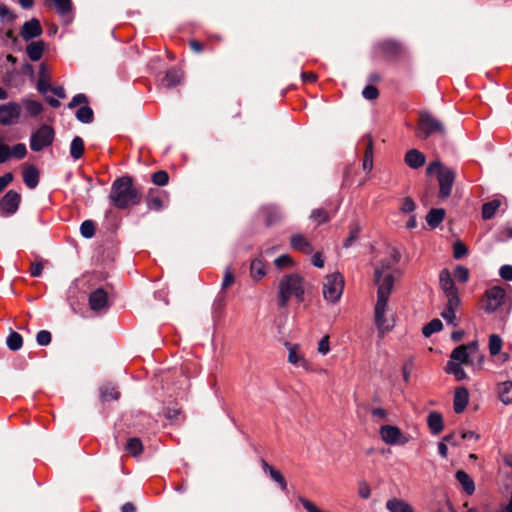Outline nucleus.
<instances>
[{
	"label": "nucleus",
	"instance_id": "1",
	"mask_svg": "<svg viewBox=\"0 0 512 512\" xmlns=\"http://www.w3.org/2000/svg\"><path fill=\"white\" fill-rule=\"evenodd\" d=\"M397 264V258H386L374 272V283L377 286L374 318L381 336H384L385 333L391 331L394 327V320L386 316V311L394 281L401 274Z\"/></svg>",
	"mask_w": 512,
	"mask_h": 512
},
{
	"label": "nucleus",
	"instance_id": "2",
	"mask_svg": "<svg viewBox=\"0 0 512 512\" xmlns=\"http://www.w3.org/2000/svg\"><path fill=\"white\" fill-rule=\"evenodd\" d=\"M306 281L299 273L284 274L277 283L276 301L280 308H286L291 300L302 303L305 300Z\"/></svg>",
	"mask_w": 512,
	"mask_h": 512
},
{
	"label": "nucleus",
	"instance_id": "3",
	"mask_svg": "<svg viewBox=\"0 0 512 512\" xmlns=\"http://www.w3.org/2000/svg\"><path fill=\"white\" fill-rule=\"evenodd\" d=\"M110 202L118 209H126L129 206L138 205L141 194L133 185V179L129 175L117 178L111 186Z\"/></svg>",
	"mask_w": 512,
	"mask_h": 512
},
{
	"label": "nucleus",
	"instance_id": "4",
	"mask_svg": "<svg viewBox=\"0 0 512 512\" xmlns=\"http://www.w3.org/2000/svg\"><path fill=\"white\" fill-rule=\"evenodd\" d=\"M434 135L439 136L443 140L446 138L447 129L444 123L430 112L426 110L420 111L416 127V136L419 139L426 140Z\"/></svg>",
	"mask_w": 512,
	"mask_h": 512
},
{
	"label": "nucleus",
	"instance_id": "5",
	"mask_svg": "<svg viewBox=\"0 0 512 512\" xmlns=\"http://www.w3.org/2000/svg\"><path fill=\"white\" fill-rule=\"evenodd\" d=\"M375 49L385 60L392 62L403 59L407 54L405 45L394 38H386L378 41L375 44Z\"/></svg>",
	"mask_w": 512,
	"mask_h": 512
},
{
	"label": "nucleus",
	"instance_id": "6",
	"mask_svg": "<svg viewBox=\"0 0 512 512\" xmlns=\"http://www.w3.org/2000/svg\"><path fill=\"white\" fill-rule=\"evenodd\" d=\"M344 290V278L341 273L333 272L328 274L323 281L322 293L324 299L329 303H337Z\"/></svg>",
	"mask_w": 512,
	"mask_h": 512
},
{
	"label": "nucleus",
	"instance_id": "7",
	"mask_svg": "<svg viewBox=\"0 0 512 512\" xmlns=\"http://www.w3.org/2000/svg\"><path fill=\"white\" fill-rule=\"evenodd\" d=\"M505 299V289L501 286H493L487 289L482 296V309L488 314L494 313L504 304Z\"/></svg>",
	"mask_w": 512,
	"mask_h": 512
},
{
	"label": "nucleus",
	"instance_id": "8",
	"mask_svg": "<svg viewBox=\"0 0 512 512\" xmlns=\"http://www.w3.org/2000/svg\"><path fill=\"white\" fill-rule=\"evenodd\" d=\"M55 132L49 125L40 126L36 132L31 135L30 148L32 151L39 152L45 147L50 146L54 141Z\"/></svg>",
	"mask_w": 512,
	"mask_h": 512
},
{
	"label": "nucleus",
	"instance_id": "9",
	"mask_svg": "<svg viewBox=\"0 0 512 512\" xmlns=\"http://www.w3.org/2000/svg\"><path fill=\"white\" fill-rule=\"evenodd\" d=\"M437 180L439 184L438 197L441 200H445L451 195L452 188L456 180V172L452 168L446 166L439 171Z\"/></svg>",
	"mask_w": 512,
	"mask_h": 512
},
{
	"label": "nucleus",
	"instance_id": "10",
	"mask_svg": "<svg viewBox=\"0 0 512 512\" xmlns=\"http://www.w3.org/2000/svg\"><path fill=\"white\" fill-rule=\"evenodd\" d=\"M22 107L17 102H8L0 105V125L10 126L17 123Z\"/></svg>",
	"mask_w": 512,
	"mask_h": 512
},
{
	"label": "nucleus",
	"instance_id": "11",
	"mask_svg": "<svg viewBox=\"0 0 512 512\" xmlns=\"http://www.w3.org/2000/svg\"><path fill=\"white\" fill-rule=\"evenodd\" d=\"M21 203V195L15 190H9L0 200V214L7 217L15 214Z\"/></svg>",
	"mask_w": 512,
	"mask_h": 512
},
{
	"label": "nucleus",
	"instance_id": "12",
	"mask_svg": "<svg viewBox=\"0 0 512 512\" xmlns=\"http://www.w3.org/2000/svg\"><path fill=\"white\" fill-rule=\"evenodd\" d=\"M382 441L388 445H405L408 438L401 430L393 425H383L379 430Z\"/></svg>",
	"mask_w": 512,
	"mask_h": 512
},
{
	"label": "nucleus",
	"instance_id": "13",
	"mask_svg": "<svg viewBox=\"0 0 512 512\" xmlns=\"http://www.w3.org/2000/svg\"><path fill=\"white\" fill-rule=\"evenodd\" d=\"M288 350V362L294 366L301 367L306 371H312L311 363L304 357L298 344L285 343Z\"/></svg>",
	"mask_w": 512,
	"mask_h": 512
},
{
	"label": "nucleus",
	"instance_id": "14",
	"mask_svg": "<svg viewBox=\"0 0 512 512\" xmlns=\"http://www.w3.org/2000/svg\"><path fill=\"white\" fill-rule=\"evenodd\" d=\"M439 284L443 293L448 299H460L458 289L455 286L452 273L448 269H443L439 275Z\"/></svg>",
	"mask_w": 512,
	"mask_h": 512
},
{
	"label": "nucleus",
	"instance_id": "15",
	"mask_svg": "<svg viewBox=\"0 0 512 512\" xmlns=\"http://www.w3.org/2000/svg\"><path fill=\"white\" fill-rule=\"evenodd\" d=\"M43 29L38 19L32 18L26 21L21 28V36L25 41H30L41 36Z\"/></svg>",
	"mask_w": 512,
	"mask_h": 512
},
{
	"label": "nucleus",
	"instance_id": "16",
	"mask_svg": "<svg viewBox=\"0 0 512 512\" xmlns=\"http://www.w3.org/2000/svg\"><path fill=\"white\" fill-rule=\"evenodd\" d=\"M89 306L93 311H101L108 307V294L102 289L94 290L89 296Z\"/></svg>",
	"mask_w": 512,
	"mask_h": 512
},
{
	"label": "nucleus",
	"instance_id": "17",
	"mask_svg": "<svg viewBox=\"0 0 512 512\" xmlns=\"http://www.w3.org/2000/svg\"><path fill=\"white\" fill-rule=\"evenodd\" d=\"M22 177L25 185L29 189H35L40 181V171L34 164H25Z\"/></svg>",
	"mask_w": 512,
	"mask_h": 512
},
{
	"label": "nucleus",
	"instance_id": "18",
	"mask_svg": "<svg viewBox=\"0 0 512 512\" xmlns=\"http://www.w3.org/2000/svg\"><path fill=\"white\" fill-rule=\"evenodd\" d=\"M184 74L183 71L177 67L168 69L161 80V83L166 88H173L181 84Z\"/></svg>",
	"mask_w": 512,
	"mask_h": 512
},
{
	"label": "nucleus",
	"instance_id": "19",
	"mask_svg": "<svg viewBox=\"0 0 512 512\" xmlns=\"http://www.w3.org/2000/svg\"><path fill=\"white\" fill-rule=\"evenodd\" d=\"M469 402V392L465 387H458L454 393L453 408L455 413H462Z\"/></svg>",
	"mask_w": 512,
	"mask_h": 512
},
{
	"label": "nucleus",
	"instance_id": "20",
	"mask_svg": "<svg viewBox=\"0 0 512 512\" xmlns=\"http://www.w3.org/2000/svg\"><path fill=\"white\" fill-rule=\"evenodd\" d=\"M405 164L412 169L422 167L426 162L425 155L417 149H410L404 157Z\"/></svg>",
	"mask_w": 512,
	"mask_h": 512
},
{
	"label": "nucleus",
	"instance_id": "21",
	"mask_svg": "<svg viewBox=\"0 0 512 512\" xmlns=\"http://www.w3.org/2000/svg\"><path fill=\"white\" fill-rule=\"evenodd\" d=\"M267 269L264 258H253L250 264V275L253 280L259 281L267 275Z\"/></svg>",
	"mask_w": 512,
	"mask_h": 512
},
{
	"label": "nucleus",
	"instance_id": "22",
	"mask_svg": "<svg viewBox=\"0 0 512 512\" xmlns=\"http://www.w3.org/2000/svg\"><path fill=\"white\" fill-rule=\"evenodd\" d=\"M290 245L293 250L303 254H311L313 251L311 244L301 234L292 235L290 238Z\"/></svg>",
	"mask_w": 512,
	"mask_h": 512
},
{
	"label": "nucleus",
	"instance_id": "23",
	"mask_svg": "<svg viewBox=\"0 0 512 512\" xmlns=\"http://www.w3.org/2000/svg\"><path fill=\"white\" fill-rule=\"evenodd\" d=\"M499 400L504 405L512 404V381L506 380L497 384L496 387Z\"/></svg>",
	"mask_w": 512,
	"mask_h": 512
},
{
	"label": "nucleus",
	"instance_id": "24",
	"mask_svg": "<svg viewBox=\"0 0 512 512\" xmlns=\"http://www.w3.org/2000/svg\"><path fill=\"white\" fill-rule=\"evenodd\" d=\"M460 305V299H448L446 307L441 313L442 318L448 323L455 325L456 310Z\"/></svg>",
	"mask_w": 512,
	"mask_h": 512
},
{
	"label": "nucleus",
	"instance_id": "25",
	"mask_svg": "<svg viewBox=\"0 0 512 512\" xmlns=\"http://www.w3.org/2000/svg\"><path fill=\"white\" fill-rule=\"evenodd\" d=\"M362 141L366 142L362 165L363 169L369 172L373 168V140L370 135H365Z\"/></svg>",
	"mask_w": 512,
	"mask_h": 512
},
{
	"label": "nucleus",
	"instance_id": "26",
	"mask_svg": "<svg viewBox=\"0 0 512 512\" xmlns=\"http://www.w3.org/2000/svg\"><path fill=\"white\" fill-rule=\"evenodd\" d=\"M427 424L433 435H438L444 428L443 417L439 412L432 411L428 414Z\"/></svg>",
	"mask_w": 512,
	"mask_h": 512
},
{
	"label": "nucleus",
	"instance_id": "27",
	"mask_svg": "<svg viewBox=\"0 0 512 512\" xmlns=\"http://www.w3.org/2000/svg\"><path fill=\"white\" fill-rule=\"evenodd\" d=\"M386 509L389 512H414L413 507L405 500L392 498L386 502Z\"/></svg>",
	"mask_w": 512,
	"mask_h": 512
},
{
	"label": "nucleus",
	"instance_id": "28",
	"mask_svg": "<svg viewBox=\"0 0 512 512\" xmlns=\"http://www.w3.org/2000/svg\"><path fill=\"white\" fill-rule=\"evenodd\" d=\"M45 50V43L40 41H33L26 47V53L31 61H38L41 59Z\"/></svg>",
	"mask_w": 512,
	"mask_h": 512
},
{
	"label": "nucleus",
	"instance_id": "29",
	"mask_svg": "<svg viewBox=\"0 0 512 512\" xmlns=\"http://www.w3.org/2000/svg\"><path fill=\"white\" fill-rule=\"evenodd\" d=\"M457 481L461 484L462 489L468 494L472 495L475 491V483L473 479L462 470L456 472L455 475Z\"/></svg>",
	"mask_w": 512,
	"mask_h": 512
},
{
	"label": "nucleus",
	"instance_id": "30",
	"mask_svg": "<svg viewBox=\"0 0 512 512\" xmlns=\"http://www.w3.org/2000/svg\"><path fill=\"white\" fill-rule=\"evenodd\" d=\"M445 217V210L443 208H432L427 216L426 222L431 228H436L443 221Z\"/></svg>",
	"mask_w": 512,
	"mask_h": 512
},
{
	"label": "nucleus",
	"instance_id": "31",
	"mask_svg": "<svg viewBox=\"0 0 512 512\" xmlns=\"http://www.w3.org/2000/svg\"><path fill=\"white\" fill-rule=\"evenodd\" d=\"M267 226L277 224L281 219V212L274 206H266L262 209Z\"/></svg>",
	"mask_w": 512,
	"mask_h": 512
},
{
	"label": "nucleus",
	"instance_id": "32",
	"mask_svg": "<svg viewBox=\"0 0 512 512\" xmlns=\"http://www.w3.org/2000/svg\"><path fill=\"white\" fill-rule=\"evenodd\" d=\"M85 151V144L80 136H75L70 144V155L74 160L80 159Z\"/></svg>",
	"mask_w": 512,
	"mask_h": 512
},
{
	"label": "nucleus",
	"instance_id": "33",
	"mask_svg": "<svg viewBox=\"0 0 512 512\" xmlns=\"http://www.w3.org/2000/svg\"><path fill=\"white\" fill-rule=\"evenodd\" d=\"M500 206H501L500 199H493L491 201L484 203L482 205V218L484 220L492 219Z\"/></svg>",
	"mask_w": 512,
	"mask_h": 512
},
{
	"label": "nucleus",
	"instance_id": "34",
	"mask_svg": "<svg viewBox=\"0 0 512 512\" xmlns=\"http://www.w3.org/2000/svg\"><path fill=\"white\" fill-rule=\"evenodd\" d=\"M445 371L448 374H452L457 381H462L467 379V374L464 369L461 367L460 363L454 361H448L445 366Z\"/></svg>",
	"mask_w": 512,
	"mask_h": 512
},
{
	"label": "nucleus",
	"instance_id": "35",
	"mask_svg": "<svg viewBox=\"0 0 512 512\" xmlns=\"http://www.w3.org/2000/svg\"><path fill=\"white\" fill-rule=\"evenodd\" d=\"M75 117L81 123L90 124L94 121V111L89 105H84L76 111Z\"/></svg>",
	"mask_w": 512,
	"mask_h": 512
},
{
	"label": "nucleus",
	"instance_id": "36",
	"mask_svg": "<svg viewBox=\"0 0 512 512\" xmlns=\"http://www.w3.org/2000/svg\"><path fill=\"white\" fill-rule=\"evenodd\" d=\"M126 451L133 457L139 456L143 451L142 441L137 437H131L127 440Z\"/></svg>",
	"mask_w": 512,
	"mask_h": 512
},
{
	"label": "nucleus",
	"instance_id": "37",
	"mask_svg": "<svg viewBox=\"0 0 512 512\" xmlns=\"http://www.w3.org/2000/svg\"><path fill=\"white\" fill-rule=\"evenodd\" d=\"M22 104L27 114L31 117H36L43 111V105L36 100L23 99Z\"/></svg>",
	"mask_w": 512,
	"mask_h": 512
},
{
	"label": "nucleus",
	"instance_id": "38",
	"mask_svg": "<svg viewBox=\"0 0 512 512\" xmlns=\"http://www.w3.org/2000/svg\"><path fill=\"white\" fill-rule=\"evenodd\" d=\"M469 357V352L463 347V345H460L453 349V351L451 352L450 361H454L460 364H467Z\"/></svg>",
	"mask_w": 512,
	"mask_h": 512
},
{
	"label": "nucleus",
	"instance_id": "39",
	"mask_svg": "<svg viewBox=\"0 0 512 512\" xmlns=\"http://www.w3.org/2000/svg\"><path fill=\"white\" fill-rule=\"evenodd\" d=\"M157 190L150 189L147 195V206L149 209L159 211L163 207V201L159 195H157Z\"/></svg>",
	"mask_w": 512,
	"mask_h": 512
},
{
	"label": "nucleus",
	"instance_id": "40",
	"mask_svg": "<svg viewBox=\"0 0 512 512\" xmlns=\"http://www.w3.org/2000/svg\"><path fill=\"white\" fill-rule=\"evenodd\" d=\"M100 396L103 401L118 400L120 393L113 385H104L100 388Z\"/></svg>",
	"mask_w": 512,
	"mask_h": 512
},
{
	"label": "nucleus",
	"instance_id": "41",
	"mask_svg": "<svg viewBox=\"0 0 512 512\" xmlns=\"http://www.w3.org/2000/svg\"><path fill=\"white\" fill-rule=\"evenodd\" d=\"M6 344L10 350L17 351L22 347V336L19 333L13 331L8 335Z\"/></svg>",
	"mask_w": 512,
	"mask_h": 512
},
{
	"label": "nucleus",
	"instance_id": "42",
	"mask_svg": "<svg viewBox=\"0 0 512 512\" xmlns=\"http://www.w3.org/2000/svg\"><path fill=\"white\" fill-rule=\"evenodd\" d=\"M502 345H503V342L499 335L491 334L489 336L488 347H489V352L492 356H496L500 353V351L502 349Z\"/></svg>",
	"mask_w": 512,
	"mask_h": 512
},
{
	"label": "nucleus",
	"instance_id": "43",
	"mask_svg": "<svg viewBox=\"0 0 512 512\" xmlns=\"http://www.w3.org/2000/svg\"><path fill=\"white\" fill-rule=\"evenodd\" d=\"M55 5L57 13L61 16L69 14L73 9L72 0H51Z\"/></svg>",
	"mask_w": 512,
	"mask_h": 512
},
{
	"label": "nucleus",
	"instance_id": "44",
	"mask_svg": "<svg viewBox=\"0 0 512 512\" xmlns=\"http://www.w3.org/2000/svg\"><path fill=\"white\" fill-rule=\"evenodd\" d=\"M442 328V322L439 319H433L423 327L422 333L425 337H430L432 334L442 330Z\"/></svg>",
	"mask_w": 512,
	"mask_h": 512
},
{
	"label": "nucleus",
	"instance_id": "45",
	"mask_svg": "<svg viewBox=\"0 0 512 512\" xmlns=\"http://www.w3.org/2000/svg\"><path fill=\"white\" fill-rule=\"evenodd\" d=\"M96 231V223L93 220H85L80 225V233L84 238H91Z\"/></svg>",
	"mask_w": 512,
	"mask_h": 512
},
{
	"label": "nucleus",
	"instance_id": "46",
	"mask_svg": "<svg viewBox=\"0 0 512 512\" xmlns=\"http://www.w3.org/2000/svg\"><path fill=\"white\" fill-rule=\"evenodd\" d=\"M452 277L454 281L465 284L469 280V270L463 266H457L452 273Z\"/></svg>",
	"mask_w": 512,
	"mask_h": 512
},
{
	"label": "nucleus",
	"instance_id": "47",
	"mask_svg": "<svg viewBox=\"0 0 512 512\" xmlns=\"http://www.w3.org/2000/svg\"><path fill=\"white\" fill-rule=\"evenodd\" d=\"M226 306L225 294L221 291L215 298L212 309L215 316H220Z\"/></svg>",
	"mask_w": 512,
	"mask_h": 512
},
{
	"label": "nucleus",
	"instance_id": "48",
	"mask_svg": "<svg viewBox=\"0 0 512 512\" xmlns=\"http://www.w3.org/2000/svg\"><path fill=\"white\" fill-rule=\"evenodd\" d=\"M151 181L157 186H165L169 182V175L165 170H158L152 174Z\"/></svg>",
	"mask_w": 512,
	"mask_h": 512
},
{
	"label": "nucleus",
	"instance_id": "49",
	"mask_svg": "<svg viewBox=\"0 0 512 512\" xmlns=\"http://www.w3.org/2000/svg\"><path fill=\"white\" fill-rule=\"evenodd\" d=\"M79 105H89V99L84 93H78L75 96H73L71 101L68 103L67 107L68 109H74Z\"/></svg>",
	"mask_w": 512,
	"mask_h": 512
},
{
	"label": "nucleus",
	"instance_id": "50",
	"mask_svg": "<svg viewBox=\"0 0 512 512\" xmlns=\"http://www.w3.org/2000/svg\"><path fill=\"white\" fill-rule=\"evenodd\" d=\"M360 233V227L358 224L354 223L350 227L349 236L345 239L343 245L344 247H350L353 242L358 238Z\"/></svg>",
	"mask_w": 512,
	"mask_h": 512
},
{
	"label": "nucleus",
	"instance_id": "51",
	"mask_svg": "<svg viewBox=\"0 0 512 512\" xmlns=\"http://www.w3.org/2000/svg\"><path fill=\"white\" fill-rule=\"evenodd\" d=\"M311 218L317 222V224H322L329 221L328 212L324 209H315L311 213Z\"/></svg>",
	"mask_w": 512,
	"mask_h": 512
},
{
	"label": "nucleus",
	"instance_id": "52",
	"mask_svg": "<svg viewBox=\"0 0 512 512\" xmlns=\"http://www.w3.org/2000/svg\"><path fill=\"white\" fill-rule=\"evenodd\" d=\"M269 475L275 482H277L280 485L282 490H286L287 482L279 471H277L273 467H269Z\"/></svg>",
	"mask_w": 512,
	"mask_h": 512
},
{
	"label": "nucleus",
	"instance_id": "53",
	"mask_svg": "<svg viewBox=\"0 0 512 512\" xmlns=\"http://www.w3.org/2000/svg\"><path fill=\"white\" fill-rule=\"evenodd\" d=\"M11 157H14L16 159H23L27 154V149L25 144L18 143L10 148Z\"/></svg>",
	"mask_w": 512,
	"mask_h": 512
},
{
	"label": "nucleus",
	"instance_id": "54",
	"mask_svg": "<svg viewBox=\"0 0 512 512\" xmlns=\"http://www.w3.org/2000/svg\"><path fill=\"white\" fill-rule=\"evenodd\" d=\"M52 339L51 333L47 330H41L37 333L36 341L41 346H47Z\"/></svg>",
	"mask_w": 512,
	"mask_h": 512
},
{
	"label": "nucleus",
	"instance_id": "55",
	"mask_svg": "<svg viewBox=\"0 0 512 512\" xmlns=\"http://www.w3.org/2000/svg\"><path fill=\"white\" fill-rule=\"evenodd\" d=\"M362 95L365 99L367 100H374L376 98H378L379 96V91L378 89L373 86V85H367L363 91H362Z\"/></svg>",
	"mask_w": 512,
	"mask_h": 512
},
{
	"label": "nucleus",
	"instance_id": "56",
	"mask_svg": "<svg viewBox=\"0 0 512 512\" xmlns=\"http://www.w3.org/2000/svg\"><path fill=\"white\" fill-rule=\"evenodd\" d=\"M235 281V277L231 272L230 268H227L224 273L223 281L221 283V291L223 292L230 287Z\"/></svg>",
	"mask_w": 512,
	"mask_h": 512
},
{
	"label": "nucleus",
	"instance_id": "57",
	"mask_svg": "<svg viewBox=\"0 0 512 512\" xmlns=\"http://www.w3.org/2000/svg\"><path fill=\"white\" fill-rule=\"evenodd\" d=\"M468 252L466 244L457 240L453 244V256H465Z\"/></svg>",
	"mask_w": 512,
	"mask_h": 512
},
{
	"label": "nucleus",
	"instance_id": "58",
	"mask_svg": "<svg viewBox=\"0 0 512 512\" xmlns=\"http://www.w3.org/2000/svg\"><path fill=\"white\" fill-rule=\"evenodd\" d=\"M358 495L363 499H368L371 495V489L366 481H360L358 483Z\"/></svg>",
	"mask_w": 512,
	"mask_h": 512
},
{
	"label": "nucleus",
	"instance_id": "59",
	"mask_svg": "<svg viewBox=\"0 0 512 512\" xmlns=\"http://www.w3.org/2000/svg\"><path fill=\"white\" fill-rule=\"evenodd\" d=\"M11 158L10 147L0 138V163H5Z\"/></svg>",
	"mask_w": 512,
	"mask_h": 512
},
{
	"label": "nucleus",
	"instance_id": "60",
	"mask_svg": "<svg viewBox=\"0 0 512 512\" xmlns=\"http://www.w3.org/2000/svg\"><path fill=\"white\" fill-rule=\"evenodd\" d=\"M46 263H47V261L32 262L31 266H30V275L32 277L40 276L42 269L44 268V265Z\"/></svg>",
	"mask_w": 512,
	"mask_h": 512
},
{
	"label": "nucleus",
	"instance_id": "61",
	"mask_svg": "<svg viewBox=\"0 0 512 512\" xmlns=\"http://www.w3.org/2000/svg\"><path fill=\"white\" fill-rule=\"evenodd\" d=\"M330 351L329 336L325 335L318 343V352L321 355H327Z\"/></svg>",
	"mask_w": 512,
	"mask_h": 512
},
{
	"label": "nucleus",
	"instance_id": "62",
	"mask_svg": "<svg viewBox=\"0 0 512 512\" xmlns=\"http://www.w3.org/2000/svg\"><path fill=\"white\" fill-rule=\"evenodd\" d=\"M415 208H416V204L412 198L406 197L403 199V202L401 205V211L403 213H411L415 210Z\"/></svg>",
	"mask_w": 512,
	"mask_h": 512
},
{
	"label": "nucleus",
	"instance_id": "63",
	"mask_svg": "<svg viewBox=\"0 0 512 512\" xmlns=\"http://www.w3.org/2000/svg\"><path fill=\"white\" fill-rule=\"evenodd\" d=\"M446 166H444L442 164V162L440 160H435V161H432L426 168V173L427 175H431L433 174L434 172H436L437 174L439 173L440 170H442L443 168H445Z\"/></svg>",
	"mask_w": 512,
	"mask_h": 512
},
{
	"label": "nucleus",
	"instance_id": "64",
	"mask_svg": "<svg viewBox=\"0 0 512 512\" xmlns=\"http://www.w3.org/2000/svg\"><path fill=\"white\" fill-rule=\"evenodd\" d=\"M499 274L502 279L512 281V265H503L499 270Z\"/></svg>",
	"mask_w": 512,
	"mask_h": 512
}]
</instances>
